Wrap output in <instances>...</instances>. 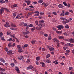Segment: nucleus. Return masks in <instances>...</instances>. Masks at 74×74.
<instances>
[{"instance_id": "bb28decb", "label": "nucleus", "mask_w": 74, "mask_h": 74, "mask_svg": "<svg viewBox=\"0 0 74 74\" xmlns=\"http://www.w3.org/2000/svg\"><path fill=\"white\" fill-rule=\"evenodd\" d=\"M16 15V13H14L13 14V19H14L15 18V16Z\"/></svg>"}, {"instance_id": "c85d7f7f", "label": "nucleus", "mask_w": 74, "mask_h": 74, "mask_svg": "<svg viewBox=\"0 0 74 74\" xmlns=\"http://www.w3.org/2000/svg\"><path fill=\"white\" fill-rule=\"evenodd\" d=\"M30 33V32L29 31H26V32H25L24 33V34L25 35H26L27 34H29Z\"/></svg>"}, {"instance_id": "052dcab7", "label": "nucleus", "mask_w": 74, "mask_h": 74, "mask_svg": "<svg viewBox=\"0 0 74 74\" xmlns=\"http://www.w3.org/2000/svg\"><path fill=\"white\" fill-rule=\"evenodd\" d=\"M70 52V50H67L66 51V52L67 53H69Z\"/></svg>"}, {"instance_id": "f257e3e1", "label": "nucleus", "mask_w": 74, "mask_h": 74, "mask_svg": "<svg viewBox=\"0 0 74 74\" xmlns=\"http://www.w3.org/2000/svg\"><path fill=\"white\" fill-rule=\"evenodd\" d=\"M62 23L64 24V25H66V23H69L70 22V20H63L62 21Z\"/></svg>"}, {"instance_id": "de8ad7c7", "label": "nucleus", "mask_w": 74, "mask_h": 74, "mask_svg": "<svg viewBox=\"0 0 74 74\" xmlns=\"http://www.w3.org/2000/svg\"><path fill=\"white\" fill-rule=\"evenodd\" d=\"M5 51L6 52H7L8 51V49L7 48H5Z\"/></svg>"}, {"instance_id": "4468645a", "label": "nucleus", "mask_w": 74, "mask_h": 74, "mask_svg": "<svg viewBox=\"0 0 74 74\" xmlns=\"http://www.w3.org/2000/svg\"><path fill=\"white\" fill-rule=\"evenodd\" d=\"M33 66L32 65H29L28 67H27L26 69H32L33 68Z\"/></svg>"}, {"instance_id": "2eb2a0df", "label": "nucleus", "mask_w": 74, "mask_h": 74, "mask_svg": "<svg viewBox=\"0 0 74 74\" xmlns=\"http://www.w3.org/2000/svg\"><path fill=\"white\" fill-rule=\"evenodd\" d=\"M58 38L61 40H63L64 38V37L63 36H60L58 37Z\"/></svg>"}, {"instance_id": "aec40b11", "label": "nucleus", "mask_w": 74, "mask_h": 74, "mask_svg": "<svg viewBox=\"0 0 74 74\" xmlns=\"http://www.w3.org/2000/svg\"><path fill=\"white\" fill-rule=\"evenodd\" d=\"M53 41L54 42H59V41L58 40V39L54 38L53 39Z\"/></svg>"}, {"instance_id": "a19ab883", "label": "nucleus", "mask_w": 74, "mask_h": 74, "mask_svg": "<svg viewBox=\"0 0 74 74\" xmlns=\"http://www.w3.org/2000/svg\"><path fill=\"white\" fill-rule=\"evenodd\" d=\"M30 3H31V1H28L27 4V5H29L30 4Z\"/></svg>"}, {"instance_id": "6ab92c4d", "label": "nucleus", "mask_w": 74, "mask_h": 74, "mask_svg": "<svg viewBox=\"0 0 74 74\" xmlns=\"http://www.w3.org/2000/svg\"><path fill=\"white\" fill-rule=\"evenodd\" d=\"M60 16H64V12H63L60 14Z\"/></svg>"}, {"instance_id": "3c124183", "label": "nucleus", "mask_w": 74, "mask_h": 74, "mask_svg": "<svg viewBox=\"0 0 74 74\" xmlns=\"http://www.w3.org/2000/svg\"><path fill=\"white\" fill-rule=\"evenodd\" d=\"M27 63H30V59H28L27 60Z\"/></svg>"}, {"instance_id": "ddd939ff", "label": "nucleus", "mask_w": 74, "mask_h": 74, "mask_svg": "<svg viewBox=\"0 0 74 74\" xmlns=\"http://www.w3.org/2000/svg\"><path fill=\"white\" fill-rule=\"evenodd\" d=\"M69 41L71 43H74V40L72 38H71L69 39Z\"/></svg>"}, {"instance_id": "58836bf2", "label": "nucleus", "mask_w": 74, "mask_h": 74, "mask_svg": "<svg viewBox=\"0 0 74 74\" xmlns=\"http://www.w3.org/2000/svg\"><path fill=\"white\" fill-rule=\"evenodd\" d=\"M46 58H49L50 57V54H48L46 56Z\"/></svg>"}, {"instance_id": "49530a36", "label": "nucleus", "mask_w": 74, "mask_h": 74, "mask_svg": "<svg viewBox=\"0 0 74 74\" xmlns=\"http://www.w3.org/2000/svg\"><path fill=\"white\" fill-rule=\"evenodd\" d=\"M0 71H5V69H3V68H1L0 67Z\"/></svg>"}, {"instance_id": "9d476101", "label": "nucleus", "mask_w": 74, "mask_h": 74, "mask_svg": "<svg viewBox=\"0 0 74 74\" xmlns=\"http://www.w3.org/2000/svg\"><path fill=\"white\" fill-rule=\"evenodd\" d=\"M5 27H10V25H9V23L8 22H6V24L4 25Z\"/></svg>"}, {"instance_id": "dca6fc26", "label": "nucleus", "mask_w": 74, "mask_h": 74, "mask_svg": "<svg viewBox=\"0 0 74 74\" xmlns=\"http://www.w3.org/2000/svg\"><path fill=\"white\" fill-rule=\"evenodd\" d=\"M35 29L37 30H41V28L38 27H35Z\"/></svg>"}, {"instance_id": "a878e982", "label": "nucleus", "mask_w": 74, "mask_h": 74, "mask_svg": "<svg viewBox=\"0 0 74 74\" xmlns=\"http://www.w3.org/2000/svg\"><path fill=\"white\" fill-rule=\"evenodd\" d=\"M48 40H49V41H51V40H52V37L51 36H49L48 37Z\"/></svg>"}, {"instance_id": "680f3d73", "label": "nucleus", "mask_w": 74, "mask_h": 74, "mask_svg": "<svg viewBox=\"0 0 74 74\" xmlns=\"http://www.w3.org/2000/svg\"><path fill=\"white\" fill-rule=\"evenodd\" d=\"M15 35H14V36L12 35H11L12 37L13 38H15Z\"/></svg>"}, {"instance_id": "8fccbe9b", "label": "nucleus", "mask_w": 74, "mask_h": 74, "mask_svg": "<svg viewBox=\"0 0 74 74\" xmlns=\"http://www.w3.org/2000/svg\"><path fill=\"white\" fill-rule=\"evenodd\" d=\"M63 35H64L65 36H68V34L66 33V32L65 33H63Z\"/></svg>"}, {"instance_id": "864d4df0", "label": "nucleus", "mask_w": 74, "mask_h": 74, "mask_svg": "<svg viewBox=\"0 0 74 74\" xmlns=\"http://www.w3.org/2000/svg\"><path fill=\"white\" fill-rule=\"evenodd\" d=\"M56 43L57 46H58V47H59V42H57Z\"/></svg>"}, {"instance_id": "774afa93", "label": "nucleus", "mask_w": 74, "mask_h": 74, "mask_svg": "<svg viewBox=\"0 0 74 74\" xmlns=\"http://www.w3.org/2000/svg\"><path fill=\"white\" fill-rule=\"evenodd\" d=\"M1 74H6L5 73H3V72H0Z\"/></svg>"}, {"instance_id": "c756f323", "label": "nucleus", "mask_w": 74, "mask_h": 74, "mask_svg": "<svg viewBox=\"0 0 74 74\" xmlns=\"http://www.w3.org/2000/svg\"><path fill=\"white\" fill-rule=\"evenodd\" d=\"M38 26L39 27H40V28H42V25L40 23H39L38 24Z\"/></svg>"}, {"instance_id": "4be33fe9", "label": "nucleus", "mask_w": 74, "mask_h": 74, "mask_svg": "<svg viewBox=\"0 0 74 74\" xmlns=\"http://www.w3.org/2000/svg\"><path fill=\"white\" fill-rule=\"evenodd\" d=\"M46 62L48 63H51V61L50 60L47 59L46 60Z\"/></svg>"}, {"instance_id": "1a4fd4ad", "label": "nucleus", "mask_w": 74, "mask_h": 74, "mask_svg": "<svg viewBox=\"0 0 74 74\" xmlns=\"http://www.w3.org/2000/svg\"><path fill=\"white\" fill-rule=\"evenodd\" d=\"M12 50H10L8 51V52L7 53V54L8 55H12Z\"/></svg>"}, {"instance_id": "0e129e2a", "label": "nucleus", "mask_w": 74, "mask_h": 74, "mask_svg": "<svg viewBox=\"0 0 74 74\" xmlns=\"http://www.w3.org/2000/svg\"><path fill=\"white\" fill-rule=\"evenodd\" d=\"M24 47H28V45L27 44H25L24 45Z\"/></svg>"}, {"instance_id": "0eeeda50", "label": "nucleus", "mask_w": 74, "mask_h": 74, "mask_svg": "<svg viewBox=\"0 0 74 74\" xmlns=\"http://www.w3.org/2000/svg\"><path fill=\"white\" fill-rule=\"evenodd\" d=\"M65 46H69V47H73L74 45L70 43H68L65 45Z\"/></svg>"}, {"instance_id": "f8f14e48", "label": "nucleus", "mask_w": 74, "mask_h": 74, "mask_svg": "<svg viewBox=\"0 0 74 74\" xmlns=\"http://www.w3.org/2000/svg\"><path fill=\"white\" fill-rule=\"evenodd\" d=\"M17 47L18 50H22V47H21V46L20 45H18L17 46Z\"/></svg>"}, {"instance_id": "5701e85b", "label": "nucleus", "mask_w": 74, "mask_h": 74, "mask_svg": "<svg viewBox=\"0 0 74 74\" xmlns=\"http://www.w3.org/2000/svg\"><path fill=\"white\" fill-rule=\"evenodd\" d=\"M0 3L1 4H4L5 3V1L3 0H0Z\"/></svg>"}, {"instance_id": "6e6d98bb", "label": "nucleus", "mask_w": 74, "mask_h": 74, "mask_svg": "<svg viewBox=\"0 0 74 74\" xmlns=\"http://www.w3.org/2000/svg\"><path fill=\"white\" fill-rule=\"evenodd\" d=\"M67 6H68V8H70V7H71V6H70V5L69 3H68Z\"/></svg>"}, {"instance_id": "f704fd0d", "label": "nucleus", "mask_w": 74, "mask_h": 74, "mask_svg": "<svg viewBox=\"0 0 74 74\" xmlns=\"http://www.w3.org/2000/svg\"><path fill=\"white\" fill-rule=\"evenodd\" d=\"M60 19L62 21H63V20H67V19H66V18H64V17H61L60 18Z\"/></svg>"}, {"instance_id": "e2e57ef3", "label": "nucleus", "mask_w": 74, "mask_h": 74, "mask_svg": "<svg viewBox=\"0 0 74 74\" xmlns=\"http://www.w3.org/2000/svg\"><path fill=\"white\" fill-rule=\"evenodd\" d=\"M27 16H30V15H31V14H30V12L28 13L27 14Z\"/></svg>"}, {"instance_id": "bf43d9fd", "label": "nucleus", "mask_w": 74, "mask_h": 74, "mask_svg": "<svg viewBox=\"0 0 74 74\" xmlns=\"http://www.w3.org/2000/svg\"><path fill=\"white\" fill-rule=\"evenodd\" d=\"M35 63H36V64L37 66H38V65L39 64V63H38V62L37 61H36Z\"/></svg>"}, {"instance_id": "a211bd4d", "label": "nucleus", "mask_w": 74, "mask_h": 74, "mask_svg": "<svg viewBox=\"0 0 74 74\" xmlns=\"http://www.w3.org/2000/svg\"><path fill=\"white\" fill-rule=\"evenodd\" d=\"M0 60L1 62H3V63H5V60H4V59H3V58H0Z\"/></svg>"}, {"instance_id": "423d86ee", "label": "nucleus", "mask_w": 74, "mask_h": 74, "mask_svg": "<svg viewBox=\"0 0 74 74\" xmlns=\"http://www.w3.org/2000/svg\"><path fill=\"white\" fill-rule=\"evenodd\" d=\"M18 59L19 60H23V56H20L18 57Z\"/></svg>"}, {"instance_id": "f3484780", "label": "nucleus", "mask_w": 74, "mask_h": 74, "mask_svg": "<svg viewBox=\"0 0 74 74\" xmlns=\"http://www.w3.org/2000/svg\"><path fill=\"white\" fill-rule=\"evenodd\" d=\"M49 50L51 51H53L55 50V48H54L53 47H51L49 48Z\"/></svg>"}, {"instance_id": "393cba45", "label": "nucleus", "mask_w": 74, "mask_h": 74, "mask_svg": "<svg viewBox=\"0 0 74 74\" xmlns=\"http://www.w3.org/2000/svg\"><path fill=\"white\" fill-rule=\"evenodd\" d=\"M35 29H36V27H35V26H34V28H32L31 29L32 32H34Z\"/></svg>"}, {"instance_id": "4d7b16f0", "label": "nucleus", "mask_w": 74, "mask_h": 74, "mask_svg": "<svg viewBox=\"0 0 74 74\" xmlns=\"http://www.w3.org/2000/svg\"><path fill=\"white\" fill-rule=\"evenodd\" d=\"M13 60L14 61V63H15L16 64V60L15 59V58L13 59Z\"/></svg>"}, {"instance_id": "69168bd1", "label": "nucleus", "mask_w": 74, "mask_h": 74, "mask_svg": "<svg viewBox=\"0 0 74 74\" xmlns=\"http://www.w3.org/2000/svg\"><path fill=\"white\" fill-rule=\"evenodd\" d=\"M44 35L45 37H48V35L47 34H44Z\"/></svg>"}, {"instance_id": "4c0bfd02", "label": "nucleus", "mask_w": 74, "mask_h": 74, "mask_svg": "<svg viewBox=\"0 0 74 74\" xmlns=\"http://www.w3.org/2000/svg\"><path fill=\"white\" fill-rule=\"evenodd\" d=\"M10 65L12 67H15V64L14 63H11Z\"/></svg>"}, {"instance_id": "39448f33", "label": "nucleus", "mask_w": 74, "mask_h": 74, "mask_svg": "<svg viewBox=\"0 0 74 74\" xmlns=\"http://www.w3.org/2000/svg\"><path fill=\"white\" fill-rule=\"evenodd\" d=\"M19 15H22V13H20L15 18V19H20L21 18V17Z\"/></svg>"}, {"instance_id": "7ed1b4c3", "label": "nucleus", "mask_w": 74, "mask_h": 74, "mask_svg": "<svg viewBox=\"0 0 74 74\" xmlns=\"http://www.w3.org/2000/svg\"><path fill=\"white\" fill-rule=\"evenodd\" d=\"M19 26L23 27V26H27V23H22L19 24Z\"/></svg>"}, {"instance_id": "2f4dec72", "label": "nucleus", "mask_w": 74, "mask_h": 74, "mask_svg": "<svg viewBox=\"0 0 74 74\" xmlns=\"http://www.w3.org/2000/svg\"><path fill=\"white\" fill-rule=\"evenodd\" d=\"M44 22H45V21L44 20H40L39 21V22L40 24L41 23H43Z\"/></svg>"}, {"instance_id": "09e8293b", "label": "nucleus", "mask_w": 74, "mask_h": 74, "mask_svg": "<svg viewBox=\"0 0 74 74\" xmlns=\"http://www.w3.org/2000/svg\"><path fill=\"white\" fill-rule=\"evenodd\" d=\"M35 14H38V15H39L40 13L38 11H36L35 12Z\"/></svg>"}, {"instance_id": "13d9d810", "label": "nucleus", "mask_w": 74, "mask_h": 74, "mask_svg": "<svg viewBox=\"0 0 74 74\" xmlns=\"http://www.w3.org/2000/svg\"><path fill=\"white\" fill-rule=\"evenodd\" d=\"M52 13L53 14H54V15H56V14H57L56 12H53Z\"/></svg>"}, {"instance_id": "79ce46f5", "label": "nucleus", "mask_w": 74, "mask_h": 74, "mask_svg": "<svg viewBox=\"0 0 74 74\" xmlns=\"http://www.w3.org/2000/svg\"><path fill=\"white\" fill-rule=\"evenodd\" d=\"M69 14H70L69 12H66V13L65 14V16H66L67 15H68Z\"/></svg>"}, {"instance_id": "ea45409f", "label": "nucleus", "mask_w": 74, "mask_h": 74, "mask_svg": "<svg viewBox=\"0 0 74 74\" xmlns=\"http://www.w3.org/2000/svg\"><path fill=\"white\" fill-rule=\"evenodd\" d=\"M15 70L17 71L18 73H20L19 72V68L18 69H15Z\"/></svg>"}, {"instance_id": "37998d69", "label": "nucleus", "mask_w": 74, "mask_h": 74, "mask_svg": "<svg viewBox=\"0 0 74 74\" xmlns=\"http://www.w3.org/2000/svg\"><path fill=\"white\" fill-rule=\"evenodd\" d=\"M7 40L8 41H12V38H10L8 39Z\"/></svg>"}, {"instance_id": "412c9836", "label": "nucleus", "mask_w": 74, "mask_h": 74, "mask_svg": "<svg viewBox=\"0 0 74 74\" xmlns=\"http://www.w3.org/2000/svg\"><path fill=\"white\" fill-rule=\"evenodd\" d=\"M40 64H42V67H45V64H44V63L42 62H40Z\"/></svg>"}, {"instance_id": "c03bdc74", "label": "nucleus", "mask_w": 74, "mask_h": 74, "mask_svg": "<svg viewBox=\"0 0 74 74\" xmlns=\"http://www.w3.org/2000/svg\"><path fill=\"white\" fill-rule=\"evenodd\" d=\"M49 5V4L48 3H45V5H44V6L45 7H47L48 5Z\"/></svg>"}, {"instance_id": "c9c22d12", "label": "nucleus", "mask_w": 74, "mask_h": 74, "mask_svg": "<svg viewBox=\"0 0 74 74\" xmlns=\"http://www.w3.org/2000/svg\"><path fill=\"white\" fill-rule=\"evenodd\" d=\"M4 10H5V11H7V12H10V10H9L7 8H5Z\"/></svg>"}, {"instance_id": "72a5a7b5", "label": "nucleus", "mask_w": 74, "mask_h": 74, "mask_svg": "<svg viewBox=\"0 0 74 74\" xmlns=\"http://www.w3.org/2000/svg\"><path fill=\"white\" fill-rule=\"evenodd\" d=\"M36 41L35 40H32L31 41V44H34L35 42H36Z\"/></svg>"}, {"instance_id": "b1692460", "label": "nucleus", "mask_w": 74, "mask_h": 74, "mask_svg": "<svg viewBox=\"0 0 74 74\" xmlns=\"http://www.w3.org/2000/svg\"><path fill=\"white\" fill-rule=\"evenodd\" d=\"M11 25L12 26V27H16V25H15V24L14 23H11Z\"/></svg>"}, {"instance_id": "e433bc0d", "label": "nucleus", "mask_w": 74, "mask_h": 74, "mask_svg": "<svg viewBox=\"0 0 74 74\" xmlns=\"http://www.w3.org/2000/svg\"><path fill=\"white\" fill-rule=\"evenodd\" d=\"M38 2L39 3L41 4L43 2V1L42 0H39L38 1Z\"/></svg>"}, {"instance_id": "20e7f679", "label": "nucleus", "mask_w": 74, "mask_h": 74, "mask_svg": "<svg viewBox=\"0 0 74 74\" xmlns=\"http://www.w3.org/2000/svg\"><path fill=\"white\" fill-rule=\"evenodd\" d=\"M4 8H3V7L1 8L0 10V14H3V13L4 11Z\"/></svg>"}, {"instance_id": "603ef678", "label": "nucleus", "mask_w": 74, "mask_h": 74, "mask_svg": "<svg viewBox=\"0 0 74 74\" xmlns=\"http://www.w3.org/2000/svg\"><path fill=\"white\" fill-rule=\"evenodd\" d=\"M65 27L66 29H69V26L68 25H66L65 26Z\"/></svg>"}, {"instance_id": "9b49d317", "label": "nucleus", "mask_w": 74, "mask_h": 74, "mask_svg": "<svg viewBox=\"0 0 74 74\" xmlns=\"http://www.w3.org/2000/svg\"><path fill=\"white\" fill-rule=\"evenodd\" d=\"M58 7H59V8H64V6H63V5L60 4L58 5Z\"/></svg>"}, {"instance_id": "338daca9", "label": "nucleus", "mask_w": 74, "mask_h": 74, "mask_svg": "<svg viewBox=\"0 0 74 74\" xmlns=\"http://www.w3.org/2000/svg\"><path fill=\"white\" fill-rule=\"evenodd\" d=\"M38 21H35V23L36 25H38Z\"/></svg>"}, {"instance_id": "7c9ffc66", "label": "nucleus", "mask_w": 74, "mask_h": 74, "mask_svg": "<svg viewBox=\"0 0 74 74\" xmlns=\"http://www.w3.org/2000/svg\"><path fill=\"white\" fill-rule=\"evenodd\" d=\"M40 56L36 58V60L37 61H38V60H40Z\"/></svg>"}, {"instance_id": "5fc2aeb1", "label": "nucleus", "mask_w": 74, "mask_h": 74, "mask_svg": "<svg viewBox=\"0 0 74 74\" xmlns=\"http://www.w3.org/2000/svg\"><path fill=\"white\" fill-rule=\"evenodd\" d=\"M28 26L29 27H33V25L32 24H30Z\"/></svg>"}, {"instance_id": "a18cd8bd", "label": "nucleus", "mask_w": 74, "mask_h": 74, "mask_svg": "<svg viewBox=\"0 0 74 74\" xmlns=\"http://www.w3.org/2000/svg\"><path fill=\"white\" fill-rule=\"evenodd\" d=\"M63 4L64 5H65V6H67V4L66 3V2H63Z\"/></svg>"}, {"instance_id": "f03ea898", "label": "nucleus", "mask_w": 74, "mask_h": 74, "mask_svg": "<svg viewBox=\"0 0 74 74\" xmlns=\"http://www.w3.org/2000/svg\"><path fill=\"white\" fill-rule=\"evenodd\" d=\"M57 28H58V30H61V29H63L64 27L63 26L60 25L57 26Z\"/></svg>"}, {"instance_id": "473e14b6", "label": "nucleus", "mask_w": 74, "mask_h": 74, "mask_svg": "<svg viewBox=\"0 0 74 74\" xmlns=\"http://www.w3.org/2000/svg\"><path fill=\"white\" fill-rule=\"evenodd\" d=\"M13 7H18V4H14V5H12Z\"/></svg>"}, {"instance_id": "6e6552de", "label": "nucleus", "mask_w": 74, "mask_h": 74, "mask_svg": "<svg viewBox=\"0 0 74 74\" xmlns=\"http://www.w3.org/2000/svg\"><path fill=\"white\" fill-rule=\"evenodd\" d=\"M3 33H1V32H0V38H1V40H4V37L3 36L2 38L1 37L3 36Z\"/></svg>"}, {"instance_id": "cd10ccee", "label": "nucleus", "mask_w": 74, "mask_h": 74, "mask_svg": "<svg viewBox=\"0 0 74 74\" xmlns=\"http://www.w3.org/2000/svg\"><path fill=\"white\" fill-rule=\"evenodd\" d=\"M56 32L57 33H58V34H62V32L60 31L56 30Z\"/></svg>"}]
</instances>
